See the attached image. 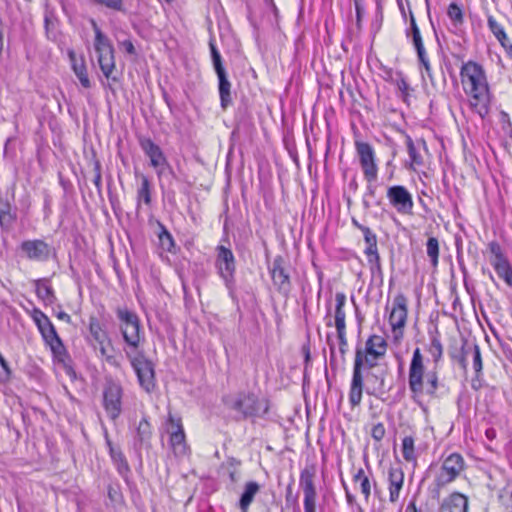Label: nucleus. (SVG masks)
Segmentation results:
<instances>
[{"label":"nucleus","instance_id":"nucleus-1","mask_svg":"<svg viewBox=\"0 0 512 512\" xmlns=\"http://www.w3.org/2000/svg\"><path fill=\"white\" fill-rule=\"evenodd\" d=\"M460 78L471 109L485 118L490 111L491 93L483 66L472 60L463 63Z\"/></svg>","mask_w":512,"mask_h":512},{"label":"nucleus","instance_id":"nucleus-2","mask_svg":"<svg viewBox=\"0 0 512 512\" xmlns=\"http://www.w3.org/2000/svg\"><path fill=\"white\" fill-rule=\"evenodd\" d=\"M408 385L414 400L424 395L433 399L437 398L439 390L444 387V384L439 380L436 370H430L425 373L423 356L419 348L414 350L410 362Z\"/></svg>","mask_w":512,"mask_h":512},{"label":"nucleus","instance_id":"nucleus-3","mask_svg":"<svg viewBox=\"0 0 512 512\" xmlns=\"http://www.w3.org/2000/svg\"><path fill=\"white\" fill-rule=\"evenodd\" d=\"M225 405L237 412L239 419H255L264 417L269 411V401L259 398L253 392L242 391L225 399Z\"/></svg>","mask_w":512,"mask_h":512},{"label":"nucleus","instance_id":"nucleus-4","mask_svg":"<svg viewBox=\"0 0 512 512\" xmlns=\"http://www.w3.org/2000/svg\"><path fill=\"white\" fill-rule=\"evenodd\" d=\"M355 149L364 179L367 182L364 196L374 198L376 194L375 183L378 179V165L374 148L367 142L356 141Z\"/></svg>","mask_w":512,"mask_h":512},{"label":"nucleus","instance_id":"nucleus-5","mask_svg":"<svg viewBox=\"0 0 512 512\" xmlns=\"http://www.w3.org/2000/svg\"><path fill=\"white\" fill-rule=\"evenodd\" d=\"M88 335L86 340L89 345L99 353L100 357L109 364L115 365L116 358L109 351L113 349L111 338L105 328V325L96 315H90L88 319Z\"/></svg>","mask_w":512,"mask_h":512},{"label":"nucleus","instance_id":"nucleus-6","mask_svg":"<svg viewBox=\"0 0 512 512\" xmlns=\"http://www.w3.org/2000/svg\"><path fill=\"white\" fill-rule=\"evenodd\" d=\"M31 317L45 344L50 347L54 357L64 361V358L67 356L66 348L48 316L39 308H34L31 312Z\"/></svg>","mask_w":512,"mask_h":512},{"label":"nucleus","instance_id":"nucleus-7","mask_svg":"<svg viewBox=\"0 0 512 512\" xmlns=\"http://www.w3.org/2000/svg\"><path fill=\"white\" fill-rule=\"evenodd\" d=\"M117 318L119 320V329L123 340L126 343L124 352H136L139 349L143 333L141 332L140 319L138 315L128 309H117Z\"/></svg>","mask_w":512,"mask_h":512},{"label":"nucleus","instance_id":"nucleus-8","mask_svg":"<svg viewBox=\"0 0 512 512\" xmlns=\"http://www.w3.org/2000/svg\"><path fill=\"white\" fill-rule=\"evenodd\" d=\"M465 468L466 463L460 453L454 452L444 457L433 480L436 494L439 495L442 489L460 477Z\"/></svg>","mask_w":512,"mask_h":512},{"label":"nucleus","instance_id":"nucleus-9","mask_svg":"<svg viewBox=\"0 0 512 512\" xmlns=\"http://www.w3.org/2000/svg\"><path fill=\"white\" fill-rule=\"evenodd\" d=\"M378 360L362 354V348H357L355 353L353 374L349 390V403L352 407L359 406L362 401L364 380L362 369H372L377 365Z\"/></svg>","mask_w":512,"mask_h":512},{"label":"nucleus","instance_id":"nucleus-10","mask_svg":"<svg viewBox=\"0 0 512 512\" xmlns=\"http://www.w3.org/2000/svg\"><path fill=\"white\" fill-rule=\"evenodd\" d=\"M91 25L95 32L94 47L99 66L104 76L109 79L115 69L114 49L110 40L102 33L94 19H91Z\"/></svg>","mask_w":512,"mask_h":512},{"label":"nucleus","instance_id":"nucleus-11","mask_svg":"<svg viewBox=\"0 0 512 512\" xmlns=\"http://www.w3.org/2000/svg\"><path fill=\"white\" fill-rule=\"evenodd\" d=\"M126 356L137 375L140 386L146 392H151L156 384L154 364L152 361L140 351H126Z\"/></svg>","mask_w":512,"mask_h":512},{"label":"nucleus","instance_id":"nucleus-12","mask_svg":"<svg viewBox=\"0 0 512 512\" xmlns=\"http://www.w3.org/2000/svg\"><path fill=\"white\" fill-rule=\"evenodd\" d=\"M209 48L211 52L213 68L218 78L220 105L222 109L226 110L232 104L231 83L228 80L221 54L218 51L215 43L210 41Z\"/></svg>","mask_w":512,"mask_h":512},{"label":"nucleus","instance_id":"nucleus-13","mask_svg":"<svg viewBox=\"0 0 512 512\" xmlns=\"http://www.w3.org/2000/svg\"><path fill=\"white\" fill-rule=\"evenodd\" d=\"M408 317V300L403 293H398L392 302L388 321L392 329V336L395 343L402 340L404 327Z\"/></svg>","mask_w":512,"mask_h":512},{"label":"nucleus","instance_id":"nucleus-14","mask_svg":"<svg viewBox=\"0 0 512 512\" xmlns=\"http://www.w3.org/2000/svg\"><path fill=\"white\" fill-rule=\"evenodd\" d=\"M215 267L226 288L232 292L235 285L236 260L231 249L223 245L216 247Z\"/></svg>","mask_w":512,"mask_h":512},{"label":"nucleus","instance_id":"nucleus-15","mask_svg":"<svg viewBox=\"0 0 512 512\" xmlns=\"http://www.w3.org/2000/svg\"><path fill=\"white\" fill-rule=\"evenodd\" d=\"M102 395L105 412L115 421L122 413L123 388L120 383L110 380L104 385Z\"/></svg>","mask_w":512,"mask_h":512},{"label":"nucleus","instance_id":"nucleus-16","mask_svg":"<svg viewBox=\"0 0 512 512\" xmlns=\"http://www.w3.org/2000/svg\"><path fill=\"white\" fill-rule=\"evenodd\" d=\"M390 205L402 215H411L413 213L414 202L412 194L405 186L393 185L388 187L386 193Z\"/></svg>","mask_w":512,"mask_h":512},{"label":"nucleus","instance_id":"nucleus-17","mask_svg":"<svg viewBox=\"0 0 512 512\" xmlns=\"http://www.w3.org/2000/svg\"><path fill=\"white\" fill-rule=\"evenodd\" d=\"M168 423L170 425L169 444L176 457H184L189 453V447L186 442L185 432L181 423V419H176L169 415Z\"/></svg>","mask_w":512,"mask_h":512},{"label":"nucleus","instance_id":"nucleus-18","mask_svg":"<svg viewBox=\"0 0 512 512\" xmlns=\"http://www.w3.org/2000/svg\"><path fill=\"white\" fill-rule=\"evenodd\" d=\"M22 255L36 262H45L50 258L52 247L42 239L25 240L20 244Z\"/></svg>","mask_w":512,"mask_h":512},{"label":"nucleus","instance_id":"nucleus-19","mask_svg":"<svg viewBox=\"0 0 512 512\" xmlns=\"http://www.w3.org/2000/svg\"><path fill=\"white\" fill-rule=\"evenodd\" d=\"M270 275L278 292L284 296H288L291 291V281L282 256L274 258L270 268Z\"/></svg>","mask_w":512,"mask_h":512},{"label":"nucleus","instance_id":"nucleus-20","mask_svg":"<svg viewBox=\"0 0 512 512\" xmlns=\"http://www.w3.org/2000/svg\"><path fill=\"white\" fill-rule=\"evenodd\" d=\"M453 358H456L463 369L467 367L468 358H472L473 369L476 373V376L479 377L482 373L483 364L482 357L480 352V347L476 343H469L465 341L458 355H452Z\"/></svg>","mask_w":512,"mask_h":512},{"label":"nucleus","instance_id":"nucleus-21","mask_svg":"<svg viewBox=\"0 0 512 512\" xmlns=\"http://www.w3.org/2000/svg\"><path fill=\"white\" fill-rule=\"evenodd\" d=\"M468 508V497L460 492H453L441 501L438 512H468Z\"/></svg>","mask_w":512,"mask_h":512},{"label":"nucleus","instance_id":"nucleus-22","mask_svg":"<svg viewBox=\"0 0 512 512\" xmlns=\"http://www.w3.org/2000/svg\"><path fill=\"white\" fill-rule=\"evenodd\" d=\"M389 501L396 503L400 497V491L404 484V472L401 467H390L388 471Z\"/></svg>","mask_w":512,"mask_h":512},{"label":"nucleus","instance_id":"nucleus-23","mask_svg":"<svg viewBox=\"0 0 512 512\" xmlns=\"http://www.w3.org/2000/svg\"><path fill=\"white\" fill-rule=\"evenodd\" d=\"M139 145L145 155L149 158L150 165L152 167L159 166L161 163L167 160L160 146L154 143L150 138H140Z\"/></svg>","mask_w":512,"mask_h":512},{"label":"nucleus","instance_id":"nucleus-24","mask_svg":"<svg viewBox=\"0 0 512 512\" xmlns=\"http://www.w3.org/2000/svg\"><path fill=\"white\" fill-rule=\"evenodd\" d=\"M106 445L109 449L110 457L113 463L116 465L118 472L121 475H125L129 472V465L120 448L114 447L111 440L108 437V433H105Z\"/></svg>","mask_w":512,"mask_h":512},{"label":"nucleus","instance_id":"nucleus-25","mask_svg":"<svg viewBox=\"0 0 512 512\" xmlns=\"http://www.w3.org/2000/svg\"><path fill=\"white\" fill-rule=\"evenodd\" d=\"M140 185L137 188V209L140 208L141 203H144L147 206H150L152 203V184L148 177L144 174L139 176Z\"/></svg>","mask_w":512,"mask_h":512},{"label":"nucleus","instance_id":"nucleus-26","mask_svg":"<svg viewBox=\"0 0 512 512\" xmlns=\"http://www.w3.org/2000/svg\"><path fill=\"white\" fill-rule=\"evenodd\" d=\"M316 475V467L314 465H307L300 473L299 486L303 494L317 493L314 484Z\"/></svg>","mask_w":512,"mask_h":512},{"label":"nucleus","instance_id":"nucleus-27","mask_svg":"<svg viewBox=\"0 0 512 512\" xmlns=\"http://www.w3.org/2000/svg\"><path fill=\"white\" fill-rule=\"evenodd\" d=\"M260 491V485L255 481H249L245 484L244 490L239 499V508L242 512H247L255 495Z\"/></svg>","mask_w":512,"mask_h":512},{"label":"nucleus","instance_id":"nucleus-28","mask_svg":"<svg viewBox=\"0 0 512 512\" xmlns=\"http://www.w3.org/2000/svg\"><path fill=\"white\" fill-rule=\"evenodd\" d=\"M44 27L47 38L49 40H55L57 36L58 18L55 9L48 4L45 5Z\"/></svg>","mask_w":512,"mask_h":512},{"label":"nucleus","instance_id":"nucleus-29","mask_svg":"<svg viewBox=\"0 0 512 512\" xmlns=\"http://www.w3.org/2000/svg\"><path fill=\"white\" fill-rule=\"evenodd\" d=\"M346 304V295L343 292H337L335 294V327L336 330H344L346 329V314L344 311V306Z\"/></svg>","mask_w":512,"mask_h":512},{"label":"nucleus","instance_id":"nucleus-30","mask_svg":"<svg viewBox=\"0 0 512 512\" xmlns=\"http://www.w3.org/2000/svg\"><path fill=\"white\" fill-rule=\"evenodd\" d=\"M36 294L45 304H53L56 301L53 288L46 278L35 281Z\"/></svg>","mask_w":512,"mask_h":512},{"label":"nucleus","instance_id":"nucleus-31","mask_svg":"<svg viewBox=\"0 0 512 512\" xmlns=\"http://www.w3.org/2000/svg\"><path fill=\"white\" fill-rule=\"evenodd\" d=\"M359 229L362 231L366 243L364 253L367 259L371 257L376 258L379 255L376 234L367 226L359 225Z\"/></svg>","mask_w":512,"mask_h":512},{"label":"nucleus","instance_id":"nucleus-32","mask_svg":"<svg viewBox=\"0 0 512 512\" xmlns=\"http://www.w3.org/2000/svg\"><path fill=\"white\" fill-rule=\"evenodd\" d=\"M401 453L406 462L416 465L418 453L415 447V438L412 435L403 437L401 443Z\"/></svg>","mask_w":512,"mask_h":512},{"label":"nucleus","instance_id":"nucleus-33","mask_svg":"<svg viewBox=\"0 0 512 512\" xmlns=\"http://www.w3.org/2000/svg\"><path fill=\"white\" fill-rule=\"evenodd\" d=\"M491 265L499 278L503 279L508 286L512 287V267L508 259L505 258L500 261H491Z\"/></svg>","mask_w":512,"mask_h":512},{"label":"nucleus","instance_id":"nucleus-34","mask_svg":"<svg viewBox=\"0 0 512 512\" xmlns=\"http://www.w3.org/2000/svg\"><path fill=\"white\" fill-rule=\"evenodd\" d=\"M353 481L360 484L361 493L366 501L371 495V481L363 468H359L353 475Z\"/></svg>","mask_w":512,"mask_h":512},{"label":"nucleus","instance_id":"nucleus-35","mask_svg":"<svg viewBox=\"0 0 512 512\" xmlns=\"http://www.w3.org/2000/svg\"><path fill=\"white\" fill-rule=\"evenodd\" d=\"M159 233H158V239H159V245L160 247L167 252L173 253L175 248V241L171 233L167 230V228L159 223Z\"/></svg>","mask_w":512,"mask_h":512},{"label":"nucleus","instance_id":"nucleus-36","mask_svg":"<svg viewBox=\"0 0 512 512\" xmlns=\"http://www.w3.org/2000/svg\"><path fill=\"white\" fill-rule=\"evenodd\" d=\"M487 25L493 35L497 38V40L501 43L503 47H506V42H508L507 34L503 26L493 17L488 16Z\"/></svg>","mask_w":512,"mask_h":512},{"label":"nucleus","instance_id":"nucleus-37","mask_svg":"<svg viewBox=\"0 0 512 512\" xmlns=\"http://www.w3.org/2000/svg\"><path fill=\"white\" fill-rule=\"evenodd\" d=\"M426 253L432 267L436 268L439 263V241L436 237H429L426 242Z\"/></svg>","mask_w":512,"mask_h":512},{"label":"nucleus","instance_id":"nucleus-38","mask_svg":"<svg viewBox=\"0 0 512 512\" xmlns=\"http://www.w3.org/2000/svg\"><path fill=\"white\" fill-rule=\"evenodd\" d=\"M72 69L77 76L80 84L88 89L91 87V82L88 77L87 68L84 62L83 57H80L79 63H73Z\"/></svg>","mask_w":512,"mask_h":512},{"label":"nucleus","instance_id":"nucleus-39","mask_svg":"<svg viewBox=\"0 0 512 512\" xmlns=\"http://www.w3.org/2000/svg\"><path fill=\"white\" fill-rule=\"evenodd\" d=\"M406 37H411L414 47L424 45L420 29L412 12H410V27L406 30Z\"/></svg>","mask_w":512,"mask_h":512},{"label":"nucleus","instance_id":"nucleus-40","mask_svg":"<svg viewBox=\"0 0 512 512\" xmlns=\"http://www.w3.org/2000/svg\"><path fill=\"white\" fill-rule=\"evenodd\" d=\"M447 15L455 27H459L464 23V14L462 7L455 2L449 4L447 9Z\"/></svg>","mask_w":512,"mask_h":512},{"label":"nucleus","instance_id":"nucleus-41","mask_svg":"<svg viewBox=\"0 0 512 512\" xmlns=\"http://www.w3.org/2000/svg\"><path fill=\"white\" fill-rule=\"evenodd\" d=\"M406 146L409 158L411 160V164L415 166H422L424 164L423 157L418 151L416 144L409 135H406Z\"/></svg>","mask_w":512,"mask_h":512},{"label":"nucleus","instance_id":"nucleus-42","mask_svg":"<svg viewBox=\"0 0 512 512\" xmlns=\"http://www.w3.org/2000/svg\"><path fill=\"white\" fill-rule=\"evenodd\" d=\"M369 377L374 379V384H369L366 387V393L374 396H376L378 393H383L385 391V375H376L374 373H371Z\"/></svg>","mask_w":512,"mask_h":512},{"label":"nucleus","instance_id":"nucleus-43","mask_svg":"<svg viewBox=\"0 0 512 512\" xmlns=\"http://www.w3.org/2000/svg\"><path fill=\"white\" fill-rule=\"evenodd\" d=\"M151 425L146 418H142L137 426L136 438L143 444L149 442L151 438Z\"/></svg>","mask_w":512,"mask_h":512},{"label":"nucleus","instance_id":"nucleus-44","mask_svg":"<svg viewBox=\"0 0 512 512\" xmlns=\"http://www.w3.org/2000/svg\"><path fill=\"white\" fill-rule=\"evenodd\" d=\"M365 347L386 353L387 342L382 336L373 334L366 340Z\"/></svg>","mask_w":512,"mask_h":512},{"label":"nucleus","instance_id":"nucleus-45","mask_svg":"<svg viewBox=\"0 0 512 512\" xmlns=\"http://www.w3.org/2000/svg\"><path fill=\"white\" fill-rule=\"evenodd\" d=\"M153 168L155 169L156 174H157L160 182L164 178L174 177L175 176L174 172H173V169H172L171 165L168 163L167 160H165L159 166H153Z\"/></svg>","mask_w":512,"mask_h":512},{"label":"nucleus","instance_id":"nucleus-46","mask_svg":"<svg viewBox=\"0 0 512 512\" xmlns=\"http://www.w3.org/2000/svg\"><path fill=\"white\" fill-rule=\"evenodd\" d=\"M14 215L10 212L9 206L0 210V226L8 230L14 222Z\"/></svg>","mask_w":512,"mask_h":512},{"label":"nucleus","instance_id":"nucleus-47","mask_svg":"<svg viewBox=\"0 0 512 512\" xmlns=\"http://www.w3.org/2000/svg\"><path fill=\"white\" fill-rule=\"evenodd\" d=\"M396 76V86L398 90L401 92L403 99L406 100V98L409 96L410 86L401 72H397Z\"/></svg>","mask_w":512,"mask_h":512},{"label":"nucleus","instance_id":"nucleus-48","mask_svg":"<svg viewBox=\"0 0 512 512\" xmlns=\"http://www.w3.org/2000/svg\"><path fill=\"white\" fill-rule=\"evenodd\" d=\"M435 362H438L443 354V347L440 340L436 337L432 338L429 349Z\"/></svg>","mask_w":512,"mask_h":512},{"label":"nucleus","instance_id":"nucleus-49","mask_svg":"<svg viewBox=\"0 0 512 512\" xmlns=\"http://www.w3.org/2000/svg\"><path fill=\"white\" fill-rule=\"evenodd\" d=\"M91 2L115 11L123 10V0H90Z\"/></svg>","mask_w":512,"mask_h":512},{"label":"nucleus","instance_id":"nucleus-50","mask_svg":"<svg viewBox=\"0 0 512 512\" xmlns=\"http://www.w3.org/2000/svg\"><path fill=\"white\" fill-rule=\"evenodd\" d=\"M488 249L490 251V253L492 254L493 258L490 260L491 261H500L502 259H505L507 258L503 251H502V248L500 246V244L496 241H492L488 244Z\"/></svg>","mask_w":512,"mask_h":512},{"label":"nucleus","instance_id":"nucleus-51","mask_svg":"<svg viewBox=\"0 0 512 512\" xmlns=\"http://www.w3.org/2000/svg\"><path fill=\"white\" fill-rule=\"evenodd\" d=\"M317 493L304 494V512H316Z\"/></svg>","mask_w":512,"mask_h":512},{"label":"nucleus","instance_id":"nucleus-52","mask_svg":"<svg viewBox=\"0 0 512 512\" xmlns=\"http://www.w3.org/2000/svg\"><path fill=\"white\" fill-rule=\"evenodd\" d=\"M386 430L382 423H377L372 427L371 436L376 441H381L385 436Z\"/></svg>","mask_w":512,"mask_h":512},{"label":"nucleus","instance_id":"nucleus-53","mask_svg":"<svg viewBox=\"0 0 512 512\" xmlns=\"http://www.w3.org/2000/svg\"><path fill=\"white\" fill-rule=\"evenodd\" d=\"M337 337L339 340V351L341 354H344L347 347L346 329L337 330Z\"/></svg>","mask_w":512,"mask_h":512},{"label":"nucleus","instance_id":"nucleus-54","mask_svg":"<svg viewBox=\"0 0 512 512\" xmlns=\"http://www.w3.org/2000/svg\"><path fill=\"white\" fill-rule=\"evenodd\" d=\"M94 171H95V175H94L93 183L96 186L98 192H100L101 188H102V176H101V166H100L99 162H96Z\"/></svg>","mask_w":512,"mask_h":512},{"label":"nucleus","instance_id":"nucleus-55","mask_svg":"<svg viewBox=\"0 0 512 512\" xmlns=\"http://www.w3.org/2000/svg\"><path fill=\"white\" fill-rule=\"evenodd\" d=\"M367 261H368V263L370 265V269H371V272L373 274L381 273L382 272L380 256L379 255L376 256V258H374V257L368 258Z\"/></svg>","mask_w":512,"mask_h":512},{"label":"nucleus","instance_id":"nucleus-56","mask_svg":"<svg viewBox=\"0 0 512 512\" xmlns=\"http://www.w3.org/2000/svg\"><path fill=\"white\" fill-rule=\"evenodd\" d=\"M362 354L368 357L375 358L377 360L381 359L386 353L383 351L374 350L372 348L364 347L362 349Z\"/></svg>","mask_w":512,"mask_h":512},{"label":"nucleus","instance_id":"nucleus-57","mask_svg":"<svg viewBox=\"0 0 512 512\" xmlns=\"http://www.w3.org/2000/svg\"><path fill=\"white\" fill-rule=\"evenodd\" d=\"M414 48H415V50L417 52V56H418V60H419L420 64H422V63H424V62L429 60L424 45H421V46H418V47H414Z\"/></svg>","mask_w":512,"mask_h":512},{"label":"nucleus","instance_id":"nucleus-58","mask_svg":"<svg viewBox=\"0 0 512 512\" xmlns=\"http://www.w3.org/2000/svg\"><path fill=\"white\" fill-rule=\"evenodd\" d=\"M354 5H355V11H356L357 24H359L361 21V17H362V13H363L364 9L359 0H354Z\"/></svg>","mask_w":512,"mask_h":512},{"label":"nucleus","instance_id":"nucleus-59","mask_svg":"<svg viewBox=\"0 0 512 512\" xmlns=\"http://www.w3.org/2000/svg\"><path fill=\"white\" fill-rule=\"evenodd\" d=\"M122 47L125 49V51L130 54V55H133L135 54V47L133 45V43L130 41V40H125L121 43Z\"/></svg>","mask_w":512,"mask_h":512},{"label":"nucleus","instance_id":"nucleus-60","mask_svg":"<svg viewBox=\"0 0 512 512\" xmlns=\"http://www.w3.org/2000/svg\"><path fill=\"white\" fill-rule=\"evenodd\" d=\"M0 366L3 368L7 378H9L11 376V369L7 363V361L5 360V358L3 357V355L0 353Z\"/></svg>","mask_w":512,"mask_h":512},{"label":"nucleus","instance_id":"nucleus-61","mask_svg":"<svg viewBox=\"0 0 512 512\" xmlns=\"http://www.w3.org/2000/svg\"><path fill=\"white\" fill-rule=\"evenodd\" d=\"M55 315L59 320H62L66 323L71 322V316L62 310L58 311Z\"/></svg>","mask_w":512,"mask_h":512},{"label":"nucleus","instance_id":"nucleus-62","mask_svg":"<svg viewBox=\"0 0 512 512\" xmlns=\"http://www.w3.org/2000/svg\"><path fill=\"white\" fill-rule=\"evenodd\" d=\"M343 485H344V489H345V495H346L347 502H348V504L352 505L355 502V497H354V495H352L350 493L348 487L345 484H343Z\"/></svg>","mask_w":512,"mask_h":512},{"label":"nucleus","instance_id":"nucleus-63","mask_svg":"<svg viewBox=\"0 0 512 512\" xmlns=\"http://www.w3.org/2000/svg\"><path fill=\"white\" fill-rule=\"evenodd\" d=\"M406 512H422V510L417 508L415 501H411L407 505Z\"/></svg>","mask_w":512,"mask_h":512},{"label":"nucleus","instance_id":"nucleus-64","mask_svg":"<svg viewBox=\"0 0 512 512\" xmlns=\"http://www.w3.org/2000/svg\"><path fill=\"white\" fill-rule=\"evenodd\" d=\"M485 435H486L488 440L492 441V440H494L496 438V430L494 428H488L485 431Z\"/></svg>","mask_w":512,"mask_h":512}]
</instances>
